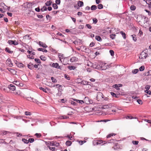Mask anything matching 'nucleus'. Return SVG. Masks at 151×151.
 Instances as JSON below:
<instances>
[{"instance_id":"obj_1","label":"nucleus","mask_w":151,"mask_h":151,"mask_svg":"<svg viewBox=\"0 0 151 151\" xmlns=\"http://www.w3.org/2000/svg\"><path fill=\"white\" fill-rule=\"evenodd\" d=\"M103 95L101 92H98L96 97V99L98 101H102L103 97Z\"/></svg>"},{"instance_id":"obj_2","label":"nucleus","mask_w":151,"mask_h":151,"mask_svg":"<svg viewBox=\"0 0 151 151\" xmlns=\"http://www.w3.org/2000/svg\"><path fill=\"white\" fill-rule=\"evenodd\" d=\"M85 103L86 104H92L93 101L87 97H85L84 98Z\"/></svg>"},{"instance_id":"obj_3","label":"nucleus","mask_w":151,"mask_h":151,"mask_svg":"<svg viewBox=\"0 0 151 151\" xmlns=\"http://www.w3.org/2000/svg\"><path fill=\"white\" fill-rule=\"evenodd\" d=\"M147 56V54L145 52H142L140 54L139 56L140 58L145 59Z\"/></svg>"},{"instance_id":"obj_4","label":"nucleus","mask_w":151,"mask_h":151,"mask_svg":"<svg viewBox=\"0 0 151 151\" xmlns=\"http://www.w3.org/2000/svg\"><path fill=\"white\" fill-rule=\"evenodd\" d=\"M8 43L10 45H16L18 44V42L16 41V40H9L8 41Z\"/></svg>"},{"instance_id":"obj_5","label":"nucleus","mask_w":151,"mask_h":151,"mask_svg":"<svg viewBox=\"0 0 151 151\" xmlns=\"http://www.w3.org/2000/svg\"><path fill=\"white\" fill-rule=\"evenodd\" d=\"M6 63L7 65L9 66L12 67L13 66V64L12 63L11 60L10 59L8 58L6 61Z\"/></svg>"},{"instance_id":"obj_6","label":"nucleus","mask_w":151,"mask_h":151,"mask_svg":"<svg viewBox=\"0 0 151 151\" xmlns=\"http://www.w3.org/2000/svg\"><path fill=\"white\" fill-rule=\"evenodd\" d=\"M113 105L111 104H109L106 105H105L103 106L102 107V109H107L109 108H111L112 106Z\"/></svg>"},{"instance_id":"obj_7","label":"nucleus","mask_w":151,"mask_h":151,"mask_svg":"<svg viewBox=\"0 0 151 151\" xmlns=\"http://www.w3.org/2000/svg\"><path fill=\"white\" fill-rule=\"evenodd\" d=\"M122 84H115L113 85V87L115 88L117 90H119V87H122Z\"/></svg>"},{"instance_id":"obj_8","label":"nucleus","mask_w":151,"mask_h":151,"mask_svg":"<svg viewBox=\"0 0 151 151\" xmlns=\"http://www.w3.org/2000/svg\"><path fill=\"white\" fill-rule=\"evenodd\" d=\"M9 90H11L12 91H14L15 90V87L13 84H11L8 86Z\"/></svg>"},{"instance_id":"obj_9","label":"nucleus","mask_w":151,"mask_h":151,"mask_svg":"<svg viewBox=\"0 0 151 151\" xmlns=\"http://www.w3.org/2000/svg\"><path fill=\"white\" fill-rule=\"evenodd\" d=\"M49 145L50 146H54L58 147L59 146V144L58 143H57L55 142H50Z\"/></svg>"},{"instance_id":"obj_10","label":"nucleus","mask_w":151,"mask_h":151,"mask_svg":"<svg viewBox=\"0 0 151 151\" xmlns=\"http://www.w3.org/2000/svg\"><path fill=\"white\" fill-rule=\"evenodd\" d=\"M52 67L55 68L57 69H61L60 66H59V64L57 63H53L52 65Z\"/></svg>"},{"instance_id":"obj_11","label":"nucleus","mask_w":151,"mask_h":151,"mask_svg":"<svg viewBox=\"0 0 151 151\" xmlns=\"http://www.w3.org/2000/svg\"><path fill=\"white\" fill-rule=\"evenodd\" d=\"M39 44L40 46L43 48H46L47 47V46L43 42L41 41H39Z\"/></svg>"},{"instance_id":"obj_12","label":"nucleus","mask_w":151,"mask_h":151,"mask_svg":"<svg viewBox=\"0 0 151 151\" xmlns=\"http://www.w3.org/2000/svg\"><path fill=\"white\" fill-rule=\"evenodd\" d=\"M78 60V58L75 57H73L70 59V61L71 62H75Z\"/></svg>"},{"instance_id":"obj_13","label":"nucleus","mask_w":151,"mask_h":151,"mask_svg":"<svg viewBox=\"0 0 151 151\" xmlns=\"http://www.w3.org/2000/svg\"><path fill=\"white\" fill-rule=\"evenodd\" d=\"M1 89L2 90L6 92H8L9 90L8 87H6L4 86L2 87L1 88Z\"/></svg>"},{"instance_id":"obj_14","label":"nucleus","mask_w":151,"mask_h":151,"mask_svg":"<svg viewBox=\"0 0 151 151\" xmlns=\"http://www.w3.org/2000/svg\"><path fill=\"white\" fill-rule=\"evenodd\" d=\"M58 57L59 58L60 60L62 62L61 59H63L64 58V56L63 54L61 53H59L58 55Z\"/></svg>"},{"instance_id":"obj_15","label":"nucleus","mask_w":151,"mask_h":151,"mask_svg":"<svg viewBox=\"0 0 151 151\" xmlns=\"http://www.w3.org/2000/svg\"><path fill=\"white\" fill-rule=\"evenodd\" d=\"M77 4L79 7H81L83 6V3L82 1H78Z\"/></svg>"},{"instance_id":"obj_16","label":"nucleus","mask_w":151,"mask_h":151,"mask_svg":"<svg viewBox=\"0 0 151 151\" xmlns=\"http://www.w3.org/2000/svg\"><path fill=\"white\" fill-rule=\"evenodd\" d=\"M106 141L103 142L101 140H97V144H101V145H103L107 143Z\"/></svg>"},{"instance_id":"obj_17","label":"nucleus","mask_w":151,"mask_h":151,"mask_svg":"<svg viewBox=\"0 0 151 151\" xmlns=\"http://www.w3.org/2000/svg\"><path fill=\"white\" fill-rule=\"evenodd\" d=\"M95 39L98 41L101 42L102 41V39L99 36L97 35L95 36Z\"/></svg>"},{"instance_id":"obj_18","label":"nucleus","mask_w":151,"mask_h":151,"mask_svg":"<svg viewBox=\"0 0 151 151\" xmlns=\"http://www.w3.org/2000/svg\"><path fill=\"white\" fill-rule=\"evenodd\" d=\"M80 83L81 84L85 85H89V82L84 81H82Z\"/></svg>"},{"instance_id":"obj_19","label":"nucleus","mask_w":151,"mask_h":151,"mask_svg":"<svg viewBox=\"0 0 151 151\" xmlns=\"http://www.w3.org/2000/svg\"><path fill=\"white\" fill-rule=\"evenodd\" d=\"M5 50L7 52L9 53L12 54L13 53V52L8 47H6L5 48Z\"/></svg>"},{"instance_id":"obj_20","label":"nucleus","mask_w":151,"mask_h":151,"mask_svg":"<svg viewBox=\"0 0 151 151\" xmlns=\"http://www.w3.org/2000/svg\"><path fill=\"white\" fill-rule=\"evenodd\" d=\"M37 50L39 51H42L45 52H47V51L46 50L42 48H38L37 49Z\"/></svg>"},{"instance_id":"obj_21","label":"nucleus","mask_w":151,"mask_h":151,"mask_svg":"<svg viewBox=\"0 0 151 151\" xmlns=\"http://www.w3.org/2000/svg\"><path fill=\"white\" fill-rule=\"evenodd\" d=\"M81 40L80 39H78V40H75L73 42V43L75 44H78L79 43H81Z\"/></svg>"},{"instance_id":"obj_22","label":"nucleus","mask_w":151,"mask_h":151,"mask_svg":"<svg viewBox=\"0 0 151 151\" xmlns=\"http://www.w3.org/2000/svg\"><path fill=\"white\" fill-rule=\"evenodd\" d=\"M52 3V2L51 1H47L45 3V5L47 6H49L51 5Z\"/></svg>"},{"instance_id":"obj_23","label":"nucleus","mask_w":151,"mask_h":151,"mask_svg":"<svg viewBox=\"0 0 151 151\" xmlns=\"http://www.w3.org/2000/svg\"><path fill=\"white\" fill-rule=\"evenodd\" d=\"M33 65L31 63H29L27 65L28 67L30 69H32L33 68Z\"/></svg>"},{"instance_id":"obj_24","label":"nucleus","mask_w":151,"mask_h":151,"mask_svg":"<svg viewBox=\"0 0 151 151\" xmlns=\"http://www.w3.org/2000/svg\"><path fill=\"white\" fill-rule=\"evenodd\" d=\"M131 36L132 37L133 40L134 42H136L137 41V37H136L135 35H131Z\"/></svg>"},{"instance_id":"obj_25","label":"nucleus","mask_w":151,"mask_h":151,"mask_svg":"<svg viewBox=\"0 0 151 151\" xmlns=\"http://www.w3.org/2000/svg\"><path fill=\"white\" fill-rule=\"evenodd\" d=\"M68 68L70 70H74L76 68L74 66H69L68 67Z\"/></svg>"},{"instance_id":"obj_26","label":"nucleus","mask_w":151,"mask_h":151,"mask_svg":"<svg viewBox=\"0 0 151 151\" xmlns=\"http://www.w3.org/2000/svg\"><path fill=\"white\" fill-rule=\"evenodd\" d=\"M65 144L67 146H70L72 144V142L69 140L67 141L66 142Z\"/></svg>"},{"instance_id":"obj_27","label":"nucleus","mask_w":151,"mask_h":151,"mask_svg":"<svg viewBox=\"0 0 151 151\" xmlns=\"http://www.w3.org/2000/svg\"><path fill=\"white\" fill-rule=\"evenodd\" d=\"M120 33L122 35V36L125 39L126 38L125 33L123 32V31L120 32Z\"/></svg>"},{"instance_id":"obj_28","label":"nucleus","mask_w":151,"mask_h":151,"mask_svg":"<svg viewBox=\"0 0 151 151\" xmlns=\"http://www.w3.org/2000/svg\"><path fill=\"white\" fill-rule=\"evenodd\" d=\"M97 9V6L95 5H93L91 6V9L92 10H94Z\"/></svg>"},{"instance_id":"obj_29","label":"nucleus","mask_w":151,"mask_h":151,"mask_svg":"<svg viewBox=\"0 0 151 151\" xmlns=\"http://www.w3.org/2000/svg\"><path fill=\"white\" fill-rule=\"evenodd\" d=\"M52 6L54 9H57L58 8V6L55 4H53Z\"/></svg>"},{"instance_id":"obj_30","label":"nucleus","mask_w":151,"mask_h":151,"mask_svg":"<svg viewBox=\"0 0 151 151\" xmlns=\"http://www.w3.org/2000/svg\"><path fill=\"white\" fill-rule=\"evenodd\" d=\"M86 142V140H80L78 142L80 145H82Z\"/></svg>"},{"instance_id":"obj_31","label":"nucleus","mask_w":151,"mask_h":151,"mask_svg":"<svg viewBox=\"0 0 151 151\" xmlns=\"http://www.w3.org/2000/svg\"><path fill=\"white\" fill-rule=\"evenodd\" d=\"M111 94L112 96L115 97L116 98H118V96L115 94L113 92H111L110 93Z\"/></svg>"},{"instance_id":"obj_32","label":"nucleus","mask_w":151,"mask_h":151,"mask_svg":"<svg viewBox=\"0 0 151 151\" xmlns=\"http://www.w3.org/2000/svg\"><path fill=\"white\" fill-rule=\"evenodd\" d=\"M139 71V70L137 69H136L134 70H133L132 71V72L134 74H136L137 73V72Z\"/></svg>"},{"instance_id":"obj_33","label":"nucleus","mask_w":151,"mask_h":151,"mask_svg":"<svg viewBox=\"0 0 151 151\" xmlns=\"http://www.w3.org/2000/svg\"><path fill=\"white\" fill-rule=\"evenodd\" d=\"M13 83L17 85V86H18V85H20V83L19 82L17 81H14L13 82Z\"/></svg>"},{"instance_id":"obj_34","label":"nucleus","mask_w":151,"mask_h":151,"mask_svg":"<svg viewBox=\"0 0 151 151\" xmlns=\"http://www.w3.org/2000/svg\"><path fill=\"white\" fill-rule=\"evenodd\" d=\"M136 8V6L133 5H132L130 7V9L132 10H134Z\"/></svg>"},{"instance_id":"obj_35","label":"nucleus","mask_w":151,"mask_h":151,"mask_svg":"<svg viewBox=\"0 0 151 151\" xmlns=\"http://www.w3.org/2000/svg\"><path fill=\"white\" fill-rule=\"evenodd\" d=\"M47 10V7L45 6H43L41 9V10L42 12H43L45 11H46Z\"/></svg>"},{"instance_id":"obj_36","label":"nucleus","mask_w":151,"mask_h":151,"mask_svg":"<svg viewBox=\"0 0 151 151\" xmlns=\"http://www.w3.org/2000/svg\"><path fill=\"white\" fill-rule=\"evenodd\" d=\"M127 119H133L134 118L136 119V118L135 117H133L131 116H127L125 117Z\"/></svg>"},{"instance_id":"obj_37","label":"nucleus","mask_w":151,"mask_h":151,"mask_svg":"<svg viewBox=\"0 0 151 151\" xmlns=\"http://www.w3.org/2000/svg\"><path fill=\"white\" fill-rule=\"evenodd\" d=\"M103 6L102 4H99L98 6V8L99 9H101L103 8Z\"/></svg>"},{"instance_id":"obj_38","label":"nucleus","mask_w":151,"mask_h":151,"mask_svg":"<svg viewBox=\"0 0 151 151\" xmlns=\"http://www.w3.org/2000/svg\"><path fill=\"white\" fill-rule=\"evenodd\" d=\"M22 141L25 143L28 144L29 143V141H28V140H27V139L24 138H23L22 139Z\"/></svg>"},{"instance_id":"obj_39","label":"nucleus","mask_w":151,"mask_h":151,"mask_svg":"<svg viewBox=\"0 0 151 151\" xmlns=\"http://www.w3.org/2000/svg\"><path fill=\"white\" fill-rule=\"evenodd\" d=\"M139 70L140 71H142L144 70L145 69V67L144 66H141L139 68Z\"/></svg>"},{"instance_id":"obj_40","label":"nucleus","mask_w":151,"mask_h":151,"mask_svg":"<svg viewBox=\"0 0 151 151\" xmlns=\"http://www.w3.org/2000/svg\"><path fill=\"white\" fill-rule=\"evenodd\" d=\"M51 78L53 83H56L57 82L56 80L53 77H51Z\"/></svg>"},{"instance_id":"obj_41","label":"nucleus","mask_w":151,"mask_h":151,"mask_svg":"<svg viewBox=\"0 0 151 151\" xmlns=\"http://www.w3.org/2000/svg\"><path fill=\"white\" fill-rule=\"evenodd\" d=\"M115 36L116 35L115 34H111L110 35V37L112 40L115 39Z\"/></svg>"},{"instance_id":"obj_42","label":"nucleus","mask_w":151,"mask_h":151,"mask_svg":"<svg viewBox=\"0 0 151 151\" xmlns=\"http://www.w3.org/2000/svg\"><path fill=\"white\" fill-rule=\"evenodd\" d=\"M17 65L19 67L23 68L24 67V65L21 63H18Z\"/></svg>"},{"instance_id":"obj_43","label":"nucleus","mask_w":151,"mask_h":151,"mask_svg":"<svg viewBox=\"0 0 151 151\" xmlns=\"http://www.w3.org/2000/svg\"><path fill=\"white\" fill-rule=\"evenodd\" d=\"M40 59L43 61H45L46 60V58L43 56H41L40 57Z\"/></svg>"},{"instance_id":"obj_44","label":"nucleus","mask_w":151,"mask_h":151,"mask_svg":"<svg viewBox=\"0 0 151 151\" xmlns=\"http://www.w3.org/2000/svg\"><path fill=\"white\" fill-rule=\"evenodd\" d=\"M28 141H29V142L30 143H32L34 141V138H29V139Z\"/></svg>"},{"instance_id":"obj_45","label":"nucleus","mask_w":151,"mask_h":151,"mask_svg":"<svg viewBox=\"0 0 151 151\" xmlns=\"http://www.w3.org/2000/svg\"><path fill=\"white\" fill-rule=\"evenodd\" d=\"M132 143L133 144L135 145H137L139 142L138 141H134V140H133L132 141Z\"/></svg>"},{"instance_id":"obj_46","label":"nucleus","mask_w":151,"mask_h":151,"mask_svg":"<svg viewBox=\"0 0 151 151\" xmlns=\"http://www.w3.org/2000/svg\"><path fill=\"white\" fill-rule=\"evenodd\" d=\"M35 62H37V63H41V61L40 60L38 59H37V58H35Z\"/></svg>"},{"instance_id":"obj_47","label":"nucleus","mask_w":151,"mask_h":151,"mask_svg":"<svg viewBox=\"0 0 151 151\" xmlns=\"http://www.w3.org/2000/svg\"><path fill=\"white\" fill-rule=\"evenodd\" d=\"M109 52L111 56H113L114 55V52L112 50H109Z\"/></svg>"},{"instance_id":"obj_48","label":"nucleus","mask_w":151,"mask_h":151,"mask_svg":"<svg viewBox=\"0 0 151 151\" xmlns=\"http://www.w3.org/2000/svg\"><path fill=\"white\" fill-rule=\"evenodd\" d=\"M144 11L148 13V15L149 16L151 15V12L149 11L146 9H145Z\"/></svg>"},{"instance_id":"obj_49","label":"nucleus","mask_w":151,"mask_h":151,"mask_svg":"<svg viewBox=\"0 0 151 151\" xmlns=\"http://www.w3.org/2000/svg\"><path fill=\"white\" fill-rule=\"evenodd\" d=\"M137 101L139 104H142V101L140 99H138L137 100Z\"/></svg>"},{"instance_id":"obj_50","label":"nucleus","mask_w":151,"mask_h":151,"mask_svg":"<svg viewBox=\"0 0 151 151\" xmlns=\"http://www.w3.org/2000/svg\"><path fill=\"white\" fill-rule=\"evenodd\" d=\"M35 135L37 137L40 138L41 137V135L40 133H36L35 134Z\"/></svg>"},{"instance_id":"obj_51","label":"nucleus","mask_w":151,"mask_h":151,"mask_svg":"<svg viewBox=\"0 0 151 151\" xmlns=\"http://www.w3.org/2000/svg\"><path fill=\"white\" fill-rule=\"evenodd\" d=\"M145 92L149 95H151V91H148V90H146Z\"/></svg>"},{"instance_id":"obj_52","label":"nucleus","mask_w":151,"mask_h":151,"mask_svg":"<svg viewBox=\"0 0 151 151\" xmlns=\"http://www.w3.org/2000/svg\"><path fill=\"white\" fill-rule=\"evenodd\" d=\"M93 144L94 145H98V144H97V140H94L93 141Z\"/></svg>"},{"instance_id":"obj_53","label":"nucleus","mask_w":151,"mask_h":151,"mask_svg":"<svg viewBox=\"0 0 151 151\" xmlns=\"http://www.w3.org/2000/svg\"><path fill=\"white\" fill-rule=\"evenodd\" d=\"M48 147H49V149L50 150H52V151L55 150V147H50V146H48Z\"/></svg>"},{"instance_id":"obj_54","label":"nucleus","mask_w":151,"mask_h":151,"mask_svg":"<svg viewBox=\"0 0 151 151\" xmlns=\"http://www.w3.org/2000/svg\"><path fill=\"white\" fill-rule=\"evenodd\" d=\"M65 78L67 79L68 80H70V77L68 76V75L66 74L65 75Z\"/></svg>"},{"instance_id":"obj_55","label":"nucleus","mask_w":151,"mask_h":151,"mask_svg":"<svg viewBox=\"0 0 151 151\" xmlns=\"http://www.w3.org/2000/svg\"><path fill=\"white\" fill-rule=\"evenodd\" d=\"M40 89L42 91H43L45 93H47V91H46V90L45 89L42 87H40Z\"/></svg>"},{"instance_id":"obj_56","label":"nucleus","mask_w":151,"mask_h":151,"mask_svg":"<svg viewBox=\"0 0 151 151\" xmlns=\"http://www.w3.org/2000/svg\"><path fill=\"white\" fill-rule=\"evenodd\" d=\"M60 3V0H56L55 1V4H59Z\"/></svg>"},{"instance_id":"obj_57","label":"nucleus","mask_w":151,"mask_h":151,"mask_svg":"<svg viewBox=\"0 0 151 151\" xmlns=\"http://www.w3.org/2000/svg\"><path fill=\"white\" fill-rule=\"evenodd\" d=\"M71 104L74 106L77 105V104L74 101H71Z\"/></svg>"},{"instance_id":"obj_58","label":"nucleus","mask_w":151,"mask_h":151,"mask_svg":"<svg viewBox=\"0 0 151 151\" xmlns=\"http://www.w3.org/2000/svg\"><path fill=\"white\" fill-rule=\"evenodd\" d=\"M150 87V86L149 85H147L145 87V88L146 89V90H148Z\"/></svg>"},{"instance_id":"obj_59","label":"nucleus","mask_w":151,"mask_h":151,"mask_svg":"<svg viewBox=\"0 0 151 151\" xmlns=\"http://www.w3.org/2000/svg\"><path fill=\"white\" fill-rule=\"evenodd\" d=\"M93 22L95 24H96L98 22V20L96 18H93Z\"/></svg>"},{"instance_id":"obj_60","label":"nucleus","mask_w":151,"mask_h":151,"mask_svg":"<svg viewBox=\"0 0 151 151\" xmlns=\"http://www.w3.org/2000/svg\"><path fill=\"white\" fill-rule=\"evenodd\" d=\"M86 26L89 29H91L92 28L91 26L89 24H86Z\"/></svg>"},{"instance_id":"obj_61","label":"nucleus","mask_w":151,"mask_h":151,"mask_svg":"<svg viewBox=\"0 0 151 151\" xmlns=\"http://www.w3.org/2000/svg\"><path fill=\"white\" fill-rule=\"evenodd\" d=\"M37 17L39 18H42L43 17V16L42 15L39 14L37 15Z\"/></svg>"},{"instance_id":"obj_62","label":"nucleus","mask_w":151,"mask_h":151,"mask_svg":"<svg viewBox=\"0 0 151 151\" xmlns=\"http://www.w3.org/2000/svg\"><path fill=\"white\" fill-rule=\"evenodd\" d=\"M33 102L38 104V101L36 99H33Z\"/></svg>"},{"instance_id":"obj_63","label":"nucleus","mask_w":151,"mask_h":151,"mask_svg":"<svg viewBox=\"0 0 151 151\" xmlns=\"http://www.w3.org/2000/svg\"><path fill=\"white\" fill-rule=\"evenodd\" d=\"M114 139H111V140H109V141H108V143H113L114 142Z\"/></svg>"},{"instance_id":"obj_64","label":"nucleus","mask_w":151,"mask_h":151,"mask_svg":"<svg viewBox=\"0 0 151 151\" xmlns=\"http://www.w3.org/2000/svg\"><path fill=\"white\" fill-rule=\"evenodd\" d=\"M35 10L36 11L38 12H39L40 11V9L39 8V7H38L37 8H36L35 9Z\"/></svg>"}]
</instances>
